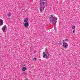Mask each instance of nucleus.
Returning a JSON list of instances; mask_svg holds the SVG:
<instances>
[{
  "instance_id": "f257e3e1",
  "label": "nucleus",
  "mask_w": 80,
  "mask_h": 80,
  "mask_svg": "<svg viewBox=\"0 0 80 80\" xmlns=\"http://www.w3.org/2000/svg\"><path fill=\"white\" fill-rule=\"evenodd\" d=\"M57 18L54 17L52 15H51L49 17V22H50V23L54 25L55 26H56V23L57 22Z\"/></svg>"
},
{
  "instance_id": "f03ea898",
  "label": "nucleus",
  "mask_w": 80,
  "mask_h": 80,
  "mask_svg": "<svg viewBox=\"0 0 80 80\" xmlns=\"http://www.w3.org/2000/svg\"><path fill=\"white\" fill-rule=\"evenodd\" d=\"M41 7H40V10L41 13H42L45 7H46L47 5V1H40V3L39 4Z\"/></svg>"
},
{
  "instance_id": "7ed1b4c3",
  "label": "nucleus",
  "mask_w": 80,
  "mask_h": 80,
  "mask_svg": "<svg viewBox=\"0 0 80 80\" xmlns=\"http://www.w3.org/2000/svg\"><path fill=\"white\" fill-rule=\"evenodd\" d=\"M42 57L43 58H47V59L49 58L50 56H49L48 51H45V52H43L42 53Z\"/></svg>"
},
{
  "instance_id": "20e7f679",
  "label": "nucleus",
  "mask_w": 80,
  "mask_h": 80,
  "mask_svg": "<svg viewBox=\"0 0 80 80\" xmlns=\"http://www.w3.org/2000/svg\"><path fill=\"white\" fill-rule=\"evenodd\" d=\"M7 26L4 25L2 28V30L3 32H7Z\"/></svg>"
},
{
  "instance_id": "39448f33",
  "label": "nucleus",
  "mask_w": 80,
  "mask_h": 80,
  "mask_svg": "<svg viewBox=\"0 0 80 80\" xmlns=\"http://www.w3.org/2000/svg\"><path fill=\"white\" fill-rule=\"evenodd\" d=\"M23 24H24L25 27H26V28H28V26H29V24H28V22H25L24 23H23Z\"/></svg>"
},
{
  "instance_id": "423d86ee",
  "label": "nucleus",
  "mask_w": 80,
  "mask_h": 80,
  "mask_svg": "<svg viewBox=\"0 0 80 80\" xmlns=\"http://www.w3.org/2000/svg\"><path fill=\"white\" fill-rule=\"evenodd\" d=\"M62 46L65 48H68V44L65 42L63 43Z\"/></svg>"
},
{
  "instance_id": "0eeeda50",
  "label": "nucleus",
  "mask_w": 80,
  "mask_h": 80,
  "mask_svg": "<svg viewBox=\"0 0 80 80\" xmlns=\"http://www.w3.org/2000/svg\"><path fill=\"white\" fill-rule=\"evenodd\" d=\"M3 21L2 19H0V26H2V25H3Z\"/></svg>"
},
{
  "instance_id": "6e6552de",
  "label": "nucleus",
  "mask_w": 80,
  "mask_h": 80,
  "mask_svg": "<svg viewBox=\"0 0 80 80\" xmlns=\"http://www.w3.org/2000/svg\"><path fill=\"white\" fill-rule=\"evenodd\" d=\"M24 22H28V18H26L24 19Z\"/></svg>"
},
{
  "instance_id": "1a4fd4ad",
  "label": "nucleus",
  "mask_w": 80,
  "mask_h": 80,
  "mask_svg": "<svg viewBox=\"0 0 80 80\" xmlns=\"http://www.w3.org/2000/svg\"><path fill=\"white\" fill-rule=\"evenodd\" d=\"M60 45H63V43H65L64 42V40H63L62 41H60Z\"/></svg>"
},
{
  "instance_id": "9d476101",
  "label": "nucleus",
  "mask_w": 80,
  "mask_h": 80,
  "mask_svg": "<svg viewBox=\"0 0 80 80\" xmlns=\"http://www.w3.org/2000/svg\"><path fill=\"white\" fill-rule=\"evenodd\" d=\"M27 70V68H26L25 67H23L22 68V71H23V72H24V71H25V70Z\"/></svg>"
},
{
  "instance_id": "9b49d317",
  "label": "nucleus",
  "mask_w": 80,
  "mask_h": 80,
  "mask_svg": "<svg viewBox=\"0 0 80 80\" xmlns=\"http://www.w3.org/2000/svg\"><path fill=\"white\" fill-rule=\"evenodd\" d=\"M7 16L8 17H11V13L10 12L8 13Z\"/></svg>"
},
{
  "instance_id": "f8f14e48",
  "label": "nucleus",
  "mask_w": 80,
  "mask_h": 80,
  "mask_svg": "<svg viewBox=\"0 0 80 80\" xmlns=\"http://www.w3.org/2000/svg\"><path fill=\"white\" fill-rule=\"evenodd\" d=\"M75 26H73L72 27V29L73 30L75 29Z\"/></svg>"
},
{
  "instance_id": "ddd939ff",
  "label": "nucleus",
  "mask_w": 80,
  "mask_h": 80,
  "mask_svg": "<svg viewBox=\"0 0 80 80\" xmlns=\"http://www.w3.org/2000/svg\"><path fill=\"white\" fill-rule=\"evenodd\" d=\"M40 2H46V0H40Z\"/></svg>"
},
{
  "instance_id": "4468645a",
  "label": "nucleus",
  "mask_w": 80,
  "mask_h": 80,
  "mask_svg": "<svg viewBox=\"0 0 80 80\" xmlns=\"http://www.w3.org/2000/svg\"><path fill=\"white\" fill-rule=\"evenodd\" d=\"M65 41L66 42H68V39H65Z\"/></svg>"
},
{
  "instance_id": "2eb2a0df",
  "label": "nucleus",
  "mask_w": 80,
  "mask_h": 80,
  "mask_svg": "<svg viewBox=\"0 0 80 80\" xmlns=\"http://www.w3.org/2000/svg\"><path fill=\"white\" fill-rule=\"evenodd\" d=\"M33 60H34L35 61H37V58H34Z\"/></svg>"
},
{
  "instance_id": "dca6fc26",
  "label": "nucleus",
  "mask_w": 80,
  "mask_h": 80,
  "mask_svg": "<svg viewBox=\"0 0 80 80\" xmlns=\"http://www.w3.org/2000/svg\"><path fill=\"white\" fill-rule=\"evenodd\" d=\"M72 32H73V33H75V30L72 31Z\"/></svg>"
},
{
  "instance_id": "f3484780",
  "label": "nucleus",
  "mask_w": 80,
  "mask_h": 80,
  "mask_svg": "<svg viewBox=\"0 0 80 80\" xmlns=\"http://www.w3.org/2000/svg\"><path fill=\"white\" fill-rule=\"evenodd\" d=\"M34 53H35L36 52V50H34Z\"/></svg>"
},
{
  "instance_id": "a211bd4d",
  "label": "nucleus",
  "mask_w": 80,
  "mask_h": 80,
  "mask_svg": "<svg viewBox=\"0 0 80 80\" xmlns=\"http://www.w3.org/2000/svg\"><path fill=\"white\" fill-rule=\"evenodd\" d=\"M23 73H25V72H22V74H23Z\"/></svg>"
}]
</instances>
